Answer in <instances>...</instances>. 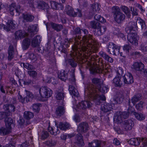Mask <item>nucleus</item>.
<instances>
[{
	"instance_id": "1",
	"label": "nucleus",
	"mask_w": 147,
	"mask_h": 147,
	"mask_svg": "<svg viewBox=\"0 0 147 147\" xmlns=\"http://www.w3.org/2000/svg\"><path fill=\"white\" fill-rule=\"evenodd\" d=\"M99 45L97 40L92 35L89 34L82 37V42L78 41L76 42L72 48L74 51L78 49H81L90 55L93 52L96 53L98 51Z\"/></svg>"
},
{
	"instance_id": "2",
	"label": "nucleus",
	"mask_w": 147,
	"mask_h": 147,
	"mask_svg": "<svg viewBox=\"0 0 147 147\" xmlns=\"http://www.w3.org/2000/svg\"><path fill=\"white\" fill-rule=\"evenodd\" d=\"M89 94L90 97L92 98L94 101L96 105H100L101 103L100 100H105L106 99L105 96L104 95L102 96L96 94L97 92V90L94 88H93L92 86L90 88L88 89Z\"/></svg>"
},
{
	"instance_id": "3",
	"label": "nucleus",
	"mask_w": 147,
	"mask_h": 147,
	"mask_svg": "<svg viewBox=\"0 0 147 147\" xmlns=\"http://www.w3.org/2000/svg\"><path fill=\"white\" fill-rule=\"evenodd\" d=\"M40 96L36 98L42 101L46 100L47 98L51 97L52 94V91L50 89L46 87H43L39 90Z\"/></svg>"
},
{
	"instance_id": "4",
	"label": "nucleus",
	"mask_w": 147,
	"mask_h": 147,
	"mask_svg": "<svg viewBox=\"0 0 147 147\" xmlns=\"http://www.w3.org/2000/svg\"><path fill=\"white\" fill-rule=\"evenodd\" d=\"M75 81L74 74L72 73L71 78L69 79V90L73 96L78 97L79 96V93L75 87V86L76 85Z\"/></svg>"
},
{
	"instance_id": "5",
	"label": "nucleus",
	"mask_w": 147,
	"mask_h": 147,
	"mask_svg": "<svg viewBox=\"0 0 147 147\" xmlns=\"http://www.w3.org/2000/svg\"><path fill=\"white\" fill-rule=\"evenodd\" d=\"M112 9L115 10L113 16L115 21L118 23H120L125 19V15L120 11L119 7L114 6L113 7Z\"/></svg>"
},
{
	"instance_id": "6",
	"label": "nucleus",
	"mask_w": 147,
	"mask_h": 147,
	"mask_svg": "<svg viewBox=\"0 0 147 147\" xmlns=\"http://www.w3.org/2000/svg\"><path fill=\"white\" fill-rule=\"evenodd\" d=\"M98 64H96V65H94L90 68V70L93 73H102L103 70L105 69H106V65L104 63L103 61H99Z\"/></svg>"
},
{
	"instance_id": "7",
	"label": "nucleus",
	"mask_w": 147,
	"mask_h": 147,
	"mask_svg": "<svg viewBox=\"0 0 147 147\" xmlns=\"http://www.w3.org/2000/svg\"><path fill=\"white\" fill-rule=\"evenodd\" d=\"M117 76L113 80V83L116 86L121 87L122 85V82L120 80L123 74V70L121 67H119L116 70Z\"/></svg>"
},
{
	"instance_id": "8",
	"label": "nucleus",
	"mask_w": 147,
	"mask_h": 147,
	"mask_svg": "<svg viewBox=\"0 0 147 147\" xmlns=\"http://www.w3.org/2000/svg\"><path fill=\"white\" fill-rule=\"evenodd\" d=\"M92 105V103L89 101H82L77 105L76 110L78 111L84 110L91 107Z\"/></svg>"
},
{
	"instance_id": "9",
	"label": "nucleus",
	"mask_w": 147,
	"mask_h": 147,
	"mask_svg": "<svg viewBox=\"0 0 147 147\" xmlns=\"http://www.w3.org/2000/svg\"><path fill=\"white\" fill-rule=\"evenodd\" d=\"M129 115V113L127 112H117L115 119L118 123H121L123 119L127 118Z\"/></svg>"
},
{
	"instance_id": "10",
	"label": "nucleus",
	"mask_w": 147,
	"mask_h": 147,
	"mask_svg": "<svg viewBox=\"0 0 147 147\" xmlns=\"http://www.w3.org/2000/svg\"><path fill=\"white\" fill-rule=\"evenodd\" d=\"M138 36L135 33H130L128 36V40L133 45H137L138 44Z\"/></svg>"
},
{
	"instance_id": "11",
	"label": "nucleus",
	"mask_w": 147,
	"mask_h": 147,
	"mask_svg": "<svg viewBox=\"0 0 147 147\" xmlns=\"http://www.w3.org/2000/svg\"><path fill=\"white\" fill-rule=\"evenodd\" d=\"M108 52L113 55H116V51L119 52L120 47L112 42H110L108 46Z\"/></svg>"
},
{
	"instance_id": "12",
	"label": "nucleus",
	"mask_w": 147,
	"mask_h": 147,
	"mask_svg": "<svg viewBox=\"0 0 147 147\" xmlns=\"http://www.w3.org/2000/svg\"><path fill=\"white\" fill-rule=\"evenodd\" d=\"M122 124L123 128L126 131L131 130L134 125V122L131 119L125 120L122 122Z\"/></svg>"
},
{
	"instance_id": "13",
	"label": "nucleus",
	"mask_w": 147,
	"mask_h": 147,
	"mask_svg": "<svg viewBox=\"0 0 147 147\" xmlns=\"http://www.w3.org/2000/svg\"><path fill=\"white\" fill-rule=\"evenodd\" d=\"M88 125L87 123L85 122L80 123L78 127L77 131L80 133H85L88 129Z\"/></svg>"
},
{
	"instance_id": "14",
	"label": "nucleus",
	"mask_w": 147,
	"mask_h": 147,
	"mask_svg": "<svg viewBox=\"0 0 147 147\" xmlns=\"http://www.w3.org/2000/svg\"><path fill=\"white\" fill-rule=\"evenodd\" d=\"M106 144L105 141H100L98 140L93 141L89 143V147H102Z\"/></svg>"
},
{
	"instance_id": "15",
	"label": "nucleus",
	"mask_w": 147,
	"mask_h": 147,
	"mask_svg": "<svg viewBox=\"0 0 147 147\" xmlns=\"http://www.w3.org/2000/svg\"><path fill=\"white\" fill-rule=\"evenodd\" d=\"M124 82L126 84H130L134 82L133 76L129 73H126L123 77Z\"/></svg>"
},
{
	"instance_id": "16",
	"label": "nucleus",
	"mask_w": 147,
	"mask_h": 147,
	"mask_svg": "<svg viewBox=\"0 0 147 147\" xmlns=\"http://www.w3.org/2000/svg\"><path fill=\"white\" fill-rule=\"evenodd\" d=\"M92 81L94 84L96 85V88H95L96 90L98 87L99 88L100 87H101L103 86V81L102 79H101L94 78L92 79ZM92 86L93 88H94L93 85H91L90 86L88 89L89 88H90Z\"/></svg>"
},
{
	"instance_id": "17",
	"label": "nucleus",
	"mask_w": 147,
	"mask_h": 147,
	"mask_svg": "<svg viewBox=\"0 0 147 147\" xmlns=\"http://www.w3.org/2000/svg\"><path fill=\"white\" fill-rule=\"evenodd\" d=\"M144 67V65L141 62H135L132 65L131 67L136 71H138L140 72L143 70Z\"/></svg>"
},
{
	"instance_id": "18",
	"label": "nucleus",
	"mask_w": 147,
	"mask_h": 147,
	"mask_svg": "<svg viewBox=\"0 0 147 147\" xmlns=\"http://www.w3.org/2000/svg\"><path fill=\"white\" fill-rule=\"evenodd\" d=\"M65 12L68 15L70 16L74 17L77 15L76 13L74 11L73 8L69 5L66 6Z\"/></svg>"
},
{
	"instance_id": "19",
	"label": "nucleus",
	"mask_w": 147,
	"mask_h": 147,
	"mask_svg": "<svg viewBox=\"0 0 147 147\" xmlns=\"http://www.w3.org/2000/svg\"><path fill=\"white\" fill-rule=\"evenodd\" d=\"M35 7L39 9L47 10L49 8L48 5L44 1H39L35 3Z\"/></svg>"
},
{
	"instance_id": "20",
	"label": "nucleus",
	"mask_w": 147,
	"mask_h": 147,
	"mask_svg": "<svg viewBox=\"0 0 147 147\" xmlns=\"http://www.w3.org/2000/svg\"><path fill=\"white\" fill-rule=\"evenodd\" d=\"M46 26L47 29L49 28V26H50L57 32L60 31L63 28V26L62 25L57 24L53 22H51L47 24Z\"/></svg>"
},
{
	"instance_id": "21",
	"label": "nucleus",
	"mask_w": 147,
	"mask_h": 147,
	"mask_svg": "<svg viewBox=\"0 0 147 147\" xmlns=\"http://www.w3.org/2000/svg\"><path fill=\"white\" fill-rule=\"evenodd\" d=\"M76 143L79 146H84V143L82 136L80 134L77 135L75 137Z\"/></svg>"
},
{
	"instance_id": "22",
	"label": "nucleus",
	"mask_w": 147,
	"mask_h": 147,
	"mask_svg": "<svg viewBox=\"0 0 147 147\" xmlns=\"http://www.w3.org/2000/svg\"><path fill=\"white\" fill-rule=\"evenodd\" d=\"M106 27L105 26H102L100 24L98 28L95 30L94 34L99 36L102 35L106 30Z\"/></svg>"
},
{
	"instance_id": "23",
	"label": "nucleus",
	"mask_w": 147,
	"mask_h": 147,
	"mask_svg": "<svg viewBox=\"0 0 147 147\" xmlns=\"http://www.w3.org/2000/svg\"><path fill=\"white\" fill-rule=\"evenodd\" d=\"M15 39L18 40L19 38H22L27 36L28 35V34L24 31L19 30L15 32Z\"/></svg>"
},
{
	"instance_id": "24",
	"label": "nucleus",
	"mask_w": 147,
	"mask_h": 147,
	"mask_svg": "<svg viewBox=\"0 0 147 147\" xmlns=\"http://www.w3.org/2000/svg\"><path fill=\"white\" fill-rule=\"evenodd\" d=\"M20 6L19 5H17L16 6L15 3L11 4L9 7L11 14L12 16L13 15V11H14L15 9H16V12L19 13L20 11Z\"/></svg>"
},
{
	"instance_id": "25",
	"label": "nucleus",
	"mask_w": 147,
	"mask_h": 147,
	"mask_svg": "<svg viewBox=\"0 0 147 147\" xmlns=\"http://www.w3.org/2000/svg\"><path fill=\"white\" fill-rule=\"evenodd\" d=\"M5 122L7 128L11 129L12 126L14 125L13 120L11 118H6L5 119Z\"/></svg>"
},
{
	"instance_id": "26",
	"label": "nucleus",
	"mask_w": 147,
	"mask_h": 147,
	"mask_svg": "<svg viewBox=\"0 0 147 147\" xmlns=\"http://www.w3.org/2000/svg\"><path fill=\"white\" fill-rule=\"evenodd\" d=\"M15 24L13 23L11 20H9L7 24V26L3 25V28L7 31H9L10 29H14L15 28Z\"/></svg>"
},
{
	"instance_id": "27",
	"label": "nucleus",
	"mask_w": 147,
	"mask_h": 147,
	"mask_svg": "<svg viewBox=\"0 0 147 147\" xmlns=\"http://www.w3.org/2000/svg\"><path fill=\"white\" fill-rule=\"evenodd\" d=\"M40 39V37L38 36L34 37L32 41V46L36 47L38 46L41 41Z\"/></svg>"
},
{
	"instance_id": "28",
	"label": "nucleus",
	"mask_w": 147,
	"mask_h": 147,
	"mask_svg": "<svg viewBox=\"0 0 147 147\" xmlns=\"http://www.w3.org/2000/svg\"><path fill=\"white\" fill-rule=\"evenodd\" d=\"M99 54L100 56L103 58L105 60L111 63H112L113 61V59L112 57L109 56L105 53L101 51L100 52Z\"/></svg>"
},
{
	"instance_id": "29",
	"label": "nucleus",
	"mask_w": 147,
	"mask_h": 147,
	"mask_svg": "<svg viewBox=\"0 0 147 147\" xmlns=\"http://www.w3.org/2000/svg\"><path fill=\"white\" fill-rule=\"evenodd\" d=\"M58 77L61 80L65 81L67 78V74L63 70H61L58 73Z\"/></svg>"
},
{
	"instance_id": "30",
	"label": "nucleus",
	"mask_w": 147,
	"mask_h": 147,
	"mask_svg": "<svg viewBox=\"0 0 147 147\" xmlns=\"http://www.w3.org/2000/svg\"><path fill=\"white\" fill-rule=\"evenodd\" d=\"M56 98L57 100H63L65 94L63 92V89L62 88L61 90H59L56 94Z\"/></svg>"
},
{
	"instance_id": "31",
	"label": "nucleus",
	"mask_w": 147,
	"mask_h": 147,
	"mask_svg": "<svg viewBox=\"0 0 147 147\" xmlns=\"http://www.w3.org/2000/svg\"><path fill=\"white\" fill-rule=\"evenodd\" d=\"M113 109L112 106L109 104H105L102 105L101 110L105 112H107Z\"/></svg>"
},
{
	"instance_id": "32",
	"label": "nucleus",
	"mask_w": 147,
	"mask_h": 147,
	"mask_svg": "<svg viewBox=\"0 0 147 147\" xmlns=\"http://www.w3.org/2000/svg\"><path fill=\"white\" fill-rule=\"evenodd\" d=\"M30 43V40L28 38H26L24 39L22 42V47L24 50H25L28 49Z\"/></svg>"
},
{
	"instance_id": "33",
	"label": "nucleus",
	"mask_w": 147,
	"mask_h": 147,
	"mask_svg": "<svg viewBox=\"0 0 147 147\" xmlns=\"http://www.w3.org/2000/svg\"><path fill=\"white\" fill-rule=\"evenodd\" d=\"M14 53L13 47L11 46H10L8 50V59L9 60L11 61L13 58Z\"/></svg>"
},
{
	"instance_id": "34",
	"label": "nucleus",
	"mask_w": 147,
	"mask_h": 147,
	"mask_svg": "<svg viewBox=\"0 0 147 147\" xmlns=\"http://www.w3.org/2000/svg\"><path fill=\"white\" fill-rule=\"evenodd\" d=\"M69 126V124L67 123L60 122L57 126V127H59L61 130H65L68 129Z\"/></svg>"
},
{
	"instance_id": "35",
	"label": "nucleus",
	"mask_w": 147,
	"mask_h": 147,
	"mask_svg": "<svg viewBox=\"0 0 147 147\" xmlns=\"http://www.w3.org/2000/svg\"><path fill=\"white\" fill-rule=\"evenodd\" d=\"M58 128L57 127V128H53L52 127H49L48 128V130L52 135L56 136L60 133V131L58 129Z\"/></svg>"
},
{
	"instance_id": "36",
	"label": "nucleus",
	"mask_w": 147,
	"mask_h": 147,
	"mask_svg": "<svg viewBox=\"0 0 147 147\" xmlns=\"http://www.w3.org/2000/svg\"><path fill=\"white\" fill-rule=\"evenodd\" d=\"M23 18L24 20L27 22H31L34 19V17L29 14H23Z\"/></svg>"
},
{
	"instance_id": "37",
	"label": "nucleus",
	"mask_w": 147,
	"mask_h": 147,
	"mask_svg": "<svg viewBox=\"0 0 147 147\" xmlns=\"http://www.w3.org/2000/svg\"><path fill=\"white\" fill-rule=\"evenodd\" d=\"M137 26V25L141 27L142 29L145 28L146 25L145 22L140 18H138L136 23Z\"/></svg>"
},
{
	"instance_id": "38",
	"label": "nucleus",
	"mask_w": 147,
	"mask_h": 147,
	"mask_svg": "<svg viewBox=\"0 0 147 147\" xmlns=\"http://www.w3.org/2000/svg\"><path fill=\"white\" fill-rule=\"evenodd\" d=\"M34 115L33 113L30 111H25L24 114V117L27 120H29L32 118Z\"/></svg>"
},
{
	"instance_id": "39",
	"label": "nucleus",
	"mask_w": 147,
	"mask_h": 147,
	"mask_svg": "<svg viewBox=\"0 0 147 147\" xmlns=\"http://www.w3.org/2000/svg\"><path fill=\"white\" fill-rule=\"evenodd\" d=\"M64 112V107L62 106H59L56 110V113L58 116H61L63 115Z\"/></svg>"
},
{
	"instance_id": "40",
	"label": "nucleus",
	"mask_w": 147,
	"mask_h": 147,
	"mask_svg": "<svg viewBox=\"0 0 147 147\" xmlns=\"http://www.w3.org/2000/svg\"><path fill=\"white\" fill-rule=\"evenodd\" d=\"M37 26L35 25H30L28 28V32L31 33V36L34 35V32L36 31Z\"/></svg>"
},
{
	"instance_id": "41",
	"label": "nucleus",
	"mask_w": 147,
	"mask_h": 147,
	"mask_svg": "<svg viewBox=\"0 0 147 147\" xmlns=\"http://www.w3.org/2000/svg\"><path fill=\"white\" fill-rule=\"evenodd\" d=\"M121 8L128 18L130 17L131 12L128 7L125 6H123L121 7Z\"/></svg>"
},
{
	"instance_id": "42",
	"label": "nucleus",
	"mask_w": 147,
	"mask_h": 147,
	"mask_svg": "<svg viewBox=\"0 0 147 147\" xmlns=\"http://www.w3.org/2000/svg\"><path fill=\"white\" fill-rule=\"evenodd\" d=\"M11 129L2 127L0 129V134L6 135L11 132Z\"/></svg>"
},
{
	"instance_id": "43",
	"label": "nucleus",
	"mask_w": 147,
	"mask_h": 147,
	"mask_svg": "<svg viewBox=\"0 0 147 147\" xmlns=\"http://www.w3.org/2000/svg\"><path fill=\"white\" fill-rule=\"evenodd\" d=\"M116 97L115 100L117 103L120 104L123 102L124 99V96L122 94H116Z\"/></svg>"
},
{
	"instance_id": "44",
	"label": "nucleus",
	"mask_w": 147,
	"mask_h": 147,
	"mask_svg": "<svg viewBox=\"0 0 147 147\" xmlns=\"http://www.w3.org/2000/svg\"><path fill=\"white\" fill-rule=\"evenodd\" d=\"M51 6L52 8L55 9H58L59 8V6L62 7L61 8H63V6L62 5V4L61 3H58L54 1L50 2Z\"/></svg>"
},
{
	"instance_id": "45",
	"label": "nucleus",
	"mask_w": 147,
	"mask_h": 147,
	"mask_svg": "<svg viewBox=\"0 0 147 147\" xmlns=\"http://www.w3.org/2000/svg\"><path fill=\"white\" fill-rule=\"evenodd\" d=\"M141 99V96L140 94H138L134 96L132 98L131 101L134 105L136 102Z\"/></svg>"
},
{
	"instance_id": "46",
	"label": "nucleus",
	"mask_w": 147,
	"mask_h": 147,
	"mask_svg": "<svg viewBox=\"0 0 147 147\" xmlns=\"http://www.w3.org/2000/svg\"><path fill=\"white\" fill-rule=\"evenodd\" d=\"M100 25V24L99 22L95 21H92L90 23L91 27L95 30H96Z\"/></svg>"
},
{
	"instance_id": "47",
	"label": "nucleus",
	"mask_w": 147,
	"mask_h": 147,
	"mask_svg": "<svg viewBox=\"0 0 147 147\" xmlns=\"http://www.w3.org/2000/svg\"><path fill=\"white\" fill-rule=\"evenodd\" d=\"M133 114L138 120L141 121L145 119V116L142 114L134 112Z\"/></svg>"
},
{
	"instance_id": "48",
	"label": "nucleus",
	"mask_w": 147,
	"mask_h": 147,
	"mask_svg": "<svg viewBox=\"0 0 147 147\" xmlns=\"http://www.w3.org/2000/svg\"><path fill=\"white\" fill-rule=\"evenodd\" d=\"M21 66L29 70H32L34 69V67L32 65L28 63H22Z\"/></svg>"
},
{
	"instance_id": "49",
	"label": "nucleus",
	"mask_w": 147,
	"mask_h": 147,
	"mask_svg": "<svg viewBox=\"0 0 147 147\" xmlns=\"http://www.w3.org/2000/svg\"><path fill=\"white\" fill-rule=\"evenodd\" d=\"M94 18L95 20L99 21L101 23H104L106 22V20L99 15H96Z\"/></svg>"
},
{
	"instance_id": "50",
	"label": "nucleus",
	"mask_w": 147,
	"mask_h": 147,
	"mask_svg": "<svg viewBox=\"0 0 147 147\" xmlns=\"http://www.w3.org/2000/svg\"><path fill=\"white\" fill-rule=\"evenodd\" d=\"M93 11H98L100 10L99 5L98 3H94L91 6Z\"/></svg>"
},
{
	"instance_id": "51",
	"label": "nucleus",
	"mask_w": 147,
	"mask_h": 147,
	"mask_svg": "<svg viewBox=\"0 0 147 147\" xmlns=\"http://www.w3.org/2000/svg\"><path fill=\"white\" fill-rule=\"evenodd\" d=\"M28 74L31 77L34 78L36 77L37 75V73L36 71L34 70H29L27 72Z\"/></svg>"
},
{
	"instance_id": "52",
	"label": "nucleus",
	"mask_w": 147,
	"mask_h": 147,
	"mask_svg": "<svg viewBox=\"0 0 147 147\" xmlns=\"http://www.w3.org/2000/svg\"><path fill=\"white\" fill-rule=\"evenodd\" d=\"M41 106V105L40 104H34L32 106V109L34 111L38 112L40 110V107Z\"/></svg>"
},
{
	"instance_id": "53",
	"label": "nucleus",
	"mask_w": 147,
	"mask_h": 147,
	"mask_svg": "<svg viewBox=\"0 0 147 147\" xmlns=\"http://www.w3.org/2000/svg\"><path fill=\"white\" fill-rule=\"evenodd\" d=\"M97 90L102 93H105L107 92L108 88L105 86H103L102 87V86L98 88Z\"/></svg>"
},
{
	"instance_id": "54",
	"label": "nucleus",
	"mask_w": 147,
	"mask_h": 147,
	"mask_svg": "<svg viewBox=\"0 0 147 147\" xmlns=\"http://www.w3.org/2000/svg\"><path fill=\"white\" fill-rule=\"evenodd\" d=\"M49 136V133L47 131H42L41 133V139L44 140L47 138Z\"/></svg>"
},
{
	"instance_id": "55",
	"label": "nucleus",
	"mask_w": 147,
	"mask_h": 147,
	"mask_svg": "<svg viewBox=\"0 0 147 147\" xmlns=\"http://www.w3.org/2000/svg\"><path fill=\"white\" fill-rule=\"evenodd\" d=\"M69 62L70 65L72 67H75L77 66V63L74 59H69Z\"/></svg>"
},
{
	"instance_id": "56",
	"label": "nucleus",
	"mask_w": 147,
	"mask_h": 147,
	"mask_svg": "<svg viewBox=\"0 0 147 147\" xmlns=\"http://www.w3.org/2000/svg\"><path fill=\"white\" fill-rule=\"evenodd\" d=\"M7 110L10 112H14L15 110V107L12 105H9L8 106Z\"/></svg>"
},
{
	"instance_id": "57",
	"label": "nucleus",
	"mask_w": 147,
	"mask_h": 147,
	"mask_svg": "<svg viewBox=\"0 0 147 147\" xmlns=\"http://www.w3.org/2000/svg\"><path fill=\"white\" fill-rule=\"evenodd\" d=\"M74 120L76 122H79L81 121L80 116L78 115H75L73 117Z\"/></svg>"
},
{
	"instance_id": "58",
	"label": "nucleus",
	"mask_w": 147,
	"mask_h": 147,
	"mask_svg": "<svg viewBox=\"0 0 147 147\" xmlns=\"http://www.w3.org/2000/svg\"><path fill=\"white\" fill-rule=\"evenodd\" d=\"M141 49L143 51H147V42L141 44Z\"/></svg>"
},
{
	"instance_id": "59",
	"label": "nucleus",
	"mask_w": 147,
	"mask_h": 147,
	"mask_svg": "<svg viewBox=\"0 0 147 147\" xmlns=\"http://www.w3.org/2000/svg\"><path fill=\"white\" fill-rule=\"evenodd\" d=\"M143 102L140 101L139 103L136 105V108L138 110H140L143 108Z\"/></svg>"
},
{
	"instance_id": "60",
	"label": "nucleus",
	"mask_w": 147,
	"mask_h": 147,
	"mask_svg": "<svg viewBox=\"0 0 147 147\" xmlns=\"http://www.w3.org/2000/svg\"><path fill=\"white\" fill-rule=\"evenodd\" d=\"M131 47L128 45H125L123 47V50L126 53H128Z\"/></svg>"
},
{
	"instance_id": "61",
	"label": "nucleus",
	"mask_w": 147,
	"mask_h": 147,
	"mask_svg": "<svg viewBox=\"0 0 147 147\" xmlns=\"http://www.w3.org/2000/svg\"><path fill=\"white\" fill-rule=\"evenodd\" d=\"M136 138H131L129 141V143L131 145H136Z\"/></svg>"
},
{
	"instance_id": "62",
	"label": "nucleus",
	"mask_w": 147,
	"mask_h": 147,
	"mask_svg": "<svg viewBox=\"0 0 147 147\" xmlns=\"http://www.w3.org/2000/svg\"><path fill=\"white\" fill-rule=\"evenodd\" d=\"M25 91L26 92L27 96L28 97L31 98H32L33 97V95L32 93L30 92L27 91L26 90H25Z\"/></svg>"
},
{
	"instance_id": "63",
	"label": "nucleus",
	"mask_w": 147,
	"mask_h": 147,
	"mask_svg": "<svg viewBox=\"0 0 147 147\" xmlns=\"http://www.w3.org/2000/svg\"><path fill=\"white\" fill-rule=\"evenodd\" d=\"M141 142L144 146H147V139L146 138H142Z\"/></svg>"
},
{
	"instance_id": "64",
	"label": "nucleus",
	"mask_w": 147,
	"mask_h": 147,
	"mask_svg": "<svg viewBox=\"0 0 147 147\" xmlns=\"http://www.w3.org/2000/svg\"><path fill=\"white\" fill-rule=\"evenodd\" d=\"M81 30H82V29H81L80 28H77L75 30L74 33L75 34H80L81 33Z\"/></svg>"
}]
</instances>
